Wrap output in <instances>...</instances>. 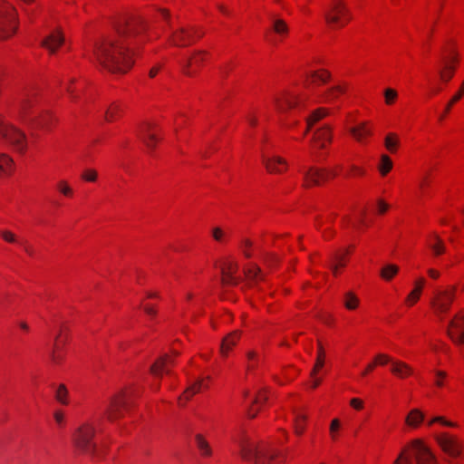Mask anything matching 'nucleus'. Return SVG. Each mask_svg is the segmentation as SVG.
Returning <instances> with one entry per match:
<instances>
[{
	"instance_id": "nucleus-29",
	"label": "nucleus",
	"mask_w": 464,
	"mask_h": 464,
	"mask_svg": "<svg viewBox=\"0 0 464 464\" xmlns=\"http://www.w3.org/2000/svg\"><path fill=\"white\" fill-rule=\"evenodd\" d=\"M245 276L250 284L256 283L258 280H264L261 269L256 265H251L249 267L246 268Z\"/></svg>"
},
{
	"instance_id": "nucleus-61",
	"label": "nucleus",
	"mask_w": 464,
	"mask_h": 464,
	"mask_svg": "<svg viewBox=\"0 0 464 464\" xmlns=\"http://www.w3.org/2000/svg\"><path fill=\"white\" fill-rule=\"evenodd\" d=\"M267 400V397L263 392H260L255 398L253 404H260Z\"/></svg>"
},
{
	"instance_id": "nucleus-6",
	"label": "nucleus",
	"mask_w": 464,
	"mask_h": 464,
	"mask_svg": "<svg viewBox=\"0 0 464 464\" xmlns=\"http://www.w3.org/2000/svg\"><path fill=\"white\" fill-rule=\"evenodd\" d=\"M324 18L326 23L334 28L344 26L350 21L351 15L345 5L335 0L326 8Z\"/></svg>"
},
{
	"instance_id": "nucleus-36",
	"label": "nucleus",
	"mask_w": 464,
	"mask_h": 464,
	"mask_svg": "<svg viewBox=\"0 0 464 464\" xmlns=\"http://www.w3.org/2000/svg\"><path fill=\"white\" fill-rule=\"evenodd\" d=\"M455 65L450 64L448 62L444 63L443 68L439 70V75L441 81L448 82L453 77Z\"/></svg>"
},
{
	"instance_id": "nucleus-50",
	"label": "nucleus",
	"mask_w": 464,
	"mask_h": 464,
	"mask_svg": "<svg viewBox=\"0 0 464 464\" xmlns=\"http://www.w3.org/2000/svg\"><path fill=\"white\" fill-rule=\"evenodd\" d=\"M397 92L393 89H391V88H387L384 90V98H385V102L386 104L388 105H391L393 103V102L395 101V99L397 98Z\"/></svg>"
},
{
	"instance_id": "nucleus-11",
	"label": "nucleus",
	"mask_w": 464,
	"mask_h": 464,
	"mask_svg": "<svg viewBox=\"0 0 464 464\" xmlns=\"http://www.w3.org/2000/svg\"><path fill=\"white\" fill-rule=\"evenodd\" d=\"M411 449L416 464H436L434 455L420 440H413Z\"/></svg>"
},
{
	"instance_id": "nucleus-64",
	"label": "nucleus",
	"mask_w": 464,
	"mask_h": 464,
	"mask_svg": "<svg viewBox=\"0 0 464 464\" xmlns=\"http://www.w3.org/2000/svg\"><path fill=\"white\" fill-rule=\"evenodd\" d=\"M452 54L451 57L450 58H447L445 61H444V63H446L447 62L450 63V64H452L454 65L453 63H457L458 62V57L457 55L455 54V53H450Z\"/></svg>"
},
{
	"instance_id": "nucleus-58",
	"label": "nucleus",
	"mask_w": 464,
	"mask_h": 464,
	"mask_svg": "<svg viewBox=\"0 0 464 464\" xmlns=\"http://www.w3.org/2000/svg\"><path fill=\"white\" fill-rule=\"evenodd\" d=\"M433 421H436V423L438 422V423H440V424H442L444 426H447V427H455L456 426V423L449 421V420H446L441 416L434 417L433 418Z\"/></svg>"
},
{
	"instance_id": "nucleus-23",
	"label": "nucleus",
	"mask_w": 464,
	"mask_h": 464,
	"mask_svg": "<svg viewBox=\"0 0 464 464\" xmlns=\"http://www.w3.org/2000/svg\"><path fill=\"white\" fill-rule=\"evenodd\" d=\"M349 131L359 142H363L366 137L372 135V129L367 126V122H361L350 128Z\"/></svg>"
},
{
	"instance_id": "nucleus-21",
	"label": "nucleus",
	"mask_w": 464,
	"mask_h": 464,
	"mask_svg": "<svg viewBox=\"0 0 464 464\" xmlns=\"http://www.w3.org/2000/svg\"><path fill=\"white\" fill-rule=\"evenodd\" d=\"M331 78L329 72L324 70L312 72L306 79L307 86L325 84Z\"/></svg>"
},
{
	"instance_id": "nucleus-34",
	"label": "nucleus",
	"mask_w": 464,
	"mask_h": 464,
	"mask_svg": "<svg viewBox=\"0 0 464 464\" xmlns=\"http://www.w3.org/2000/svg\"><path fill=\"white\" fill-rule=\"evenodd\" d=\"M424 420V414L418 409L412 410L406 418V423L417 427Z\"/></svg>"
},
{
	"instance_id": "nucleus-46",
	"label": "nucleus",
	"mask_w": 464,
	"mask_h": 464,
	"mask_svg": "<svg viewBox=\"0 0 464 464\" xmlns=\"http://www.w3.org/2000/svg\"><path fill=\"white\" fill-rule=\"evenodd\" d=\"M81 178L88 182H95L98 178V172L93 169H86L82 171Z\"/></svg>"
},
{
	"instance_id": "nucleus-28",
	"label": "nucleus",
	"mask_w": 464,
	"mask_h": 464,
	"mask_svg": "<svg viewBox=\"0 0 464 464\" xmlns=\"http://www.w3.org/2000/svg\"><path fill=\"white\" fill-rule=\"evenodd\" d=\"M391 371L398 377L404 378L412 373V369L403 362L394 361L391 365Z\"/></svg>"
},
{
	"instance_id": "nucleus-57",
	"label": "nucleus",
	"mask_w": 464,
	"mask_h": 464,
	"mask_svg": "<svg viewBox=\"0 0 464 464\" xmlns=\"http://www.w3.org/2000/svg\"><path fill=\"white\" fill-rule=\"evenodd\" d=\"M435 375H436L435 384L438 387L443 386V379H445L447 377V373L443 371H436Z\"/></svg>"
},
{
	"instance_id": "nucleus-14",
	"label": "nucleus",
	"mask_w": 464,
	"mask_h": 464,
	"mask_svg": "<svg viewBox=\"0 0 464 464\" xmlns=\"http://www.w3.org/2000/svg\"><path fill=\"white\" fill-rule=\"evenodd\" d=\"M127 406L128 401L125 392H121L118 395L112 397L106 410L108 419L110 420H114L121 417V408H127Z\"/></svg>"
},
{
	"instance_id": "nucleus-33",
	"label": "nucleus",
	"mask_w": 464,
	"mask_h": 464,
	"mask_svg": "<svg viewBox=\"0 0 464 464\" xmlns=\"http://www.w3.org/2000/svg\"><path fill=\"white\" fill-rule=\"evenodd\" d=\"M424 283H425L424 278H420L416 282L415 288L409 294V295L407 296V299H406V301L410 304H413L419 300Z\"/></svg>"
},
{
	"instance_id": "nucleus-54",
	"label": "nucleus",
	"mask_w": 464,
	"mask_h": 464,
	"mask_svg": "<svg viewBox=\"0 0 464 464\" xmlns=\"http://www.w3.org/2000/svg\"><path fill=\"white\" fill-rule=\"evenodd\" d=\"M406 450H404L396 459L394 464H414L410 457L405 456Z\"/></svg>"
},
{
	"instance_id": "nucleus-51",
	"label": "nucleus",
	"mask_w": 464,
	"mask_h": 464,
	"mask_svg": "<svg viewBox=\"0 0 464 464\" xmlns=\"http://www.w3.org/2000/svg\"><path fill=\"white\" fill-rule=\"evenodd\" d=\"M2 238L8 243H16L17 239L15 235L9 230H3L0 232Z\"/></svg>"
},
{
	"instance_id": "nucleus-41",
	"label": "nucleus",
	"mask_w": 464,
	"mask_h": 464,
	"mask_svg": "<svg viewBox=\"0 0 464 464\" xmlns=\"http://www.w3.org/2000/svg\"><path fill=\"white\" fill-rule=\"evenodd\" d=\"M121 109L118 104H111L105 111V121H113L119 116Z\"/></svg>"
},
{
	"instance_id": "nucleus-5",
	"label": "nucleus",
	"mask_w": 464,
	"mask_h": 464,
	"mask_svg": "<svg viewBox=\"0 0 464 464\" xmlns=\"http://www.w3.org/2000/svg\"><path fill=\"white\" fill-rule=\"evenodd\" d=\"M94 434V427L89 423H85L79 427L73 433V443L82 452L95 455L97 448L96 444L92 442Z\"/></svg>"
},
{
	"instance_id": "nucleus-13",
	"label": "nucleus",
	"mask_w": 464,
	"mask_h": 464,
	"mask_svg": "<svg viewBox=\"0 0 464 464\" xmlns=\"http://www.w3.org/2000/svg\"><path fill=\"white\" fill-rule=\"evenodd\" d=\"M337 173L335 171H326L324 169L310 167L307 170L304 171V187H311L314 185H319L320 180L327 179L328 176L335 177Z\"/></svg>"
},
{
	"instance_id": "nucleus-26",
	"label": "nucleus",
	"mask_w": 464,
	"mask_h": 464,
	"mask_svg": "<svg viewBox=\"0 0 464 464\" xmlns=\"http://www.w3.org/2000/svg\"><path fill=\"white\" fill-rule=\"evenodd\" d=\"M59 337L60 334L56 336L55 343L50 353V361L53 365L61 364L64 358L62 348V344H63V343L59 341Z\"/></svg>"
},
{
	"instance_id": "nucleus-39",
	"label": "nucleus",
	"mask_w": 464,
	"mask_h": 464,
	"mask_svg": "<svg viewBox=\"0 0 464 464\" xmlns=\"http://www.w3.org/2000/svg\"><path fill=\"white\" fill-rule=\"evenodd\" d=\"M307 417L302 412H296L295 417V430L298 435L303 434L304 430V423Z\"/></svg>"
},
{
	"instance_id": "nucleus-45",
	"label": "nucleus",
	"mask_w": 464,
	"mask_h": 464,
	"mask_svg": "<svg viewBox=\"0 0 464 464\" xmlns=\"http://www.w3.org/2000/svg\"><path fill=\"white\" fill-rule=\"evenodd\" d=\"M324 352L323 346L319 343L318 345V355L316 359V362L314 364V370L312 372V375H314L315 372L324 366Z\"/></svg>"
},
{
	"instance_id": "nucleus-40",
	"label": "nucleus",
	"mask_w": 464,
	"mask_h": 464,
	"mask_svg": "<svg viewBox=\"0 0 464 464\" xmlns=\"http://www.w3.org/2000/svg\"><path fill=\"white\" fill-rule=\"evenodd\" d=\"M399 271V267L390 264L381 270V276L385 280H391Z\"/></svg>"
},
{
	"instance_id": "nucleus-49",
	"label": "nucleus",
	"mask_w": 464,
	"mask_h": 464,
	"mask_svg": "<svg viewBox=\"0 0 464 464\" xmlns=\"http://www.w3.org/2000/svg\"><path fill=\"white\" fill-rule=\"evenodd\" d=\"M66 396H67V389L63 384L59 385V387L56 390L55 397L58 401H60L63 404H66Z\"/></svg>"
},
{
	"instance_id": "nucleus-3",
	"label": "nucleus",
	"mask_w": 464,
	"mask_h": 464,
	"mask_svg": "<svg viewBox=\"0 0 464 464\" xmlns=\"http://www.w3.org/2000/svg\"><path fill=\"white\" fill-rule=\"evenodd\" d=\"M35 104V93L26 91L19 98V113L23 121L34 128H45L48 123L47 116L34 115L33 108Z\"/></svg>"
},
{
	"instance_id": "nucleus-7",
	"label": "nucleus",
	"mask_w": 464,
	"mask_h": 464,
	"mask_svg": "<svg viewBox=\"0 0 464 464\" xmlns=\"http://www.w3.org/2000/svg\"><path fill=\"white\" fill-rule=\"evenodd\" d=\"M0 136L9 142L17 151L24 152L26 149L25 135L9 125L0 118Z\"/></svg>"
},
{
	"instance_id": "nucleus-17",
	"label": "nucleus",
	"mask_w": 464,
	"mask_h": 464,
	"mask_svg": "<svg viewBox=\"0 0 464 464\" xmlns=\"http://www.w3.org/2000/svg\"><path fill=\"white\" fill-rule=\"evenodd\" d=\"M154 126L152 124L145 123L140 127L139 131L140 138L150 150H153L159 140L156 135L151 132Z\"/></svg>"
},
{
	"instance_id": "nucleus-31",
	"label": "nucleus",
	"mask_w": 464,
	"mask_h": 464,
	"mask_svg": "<svg viewBox=\"0 0 464 464\" xmlns=\"http://www.w3.org/2000/svg\"><path fill=\"white\" fill-rule=\"evenodd\" d=\"M203 56H204L203 52H198L195 53V57L193 59H188L187 62L182 63L181 66H182L183 72L188 76H191L192 72L189 69L190 66L192 64H197V65L200 64L201 62H203V60H204Z\"/></svg>"
},
{
	"instance_id": "nucleus-4",
	"label": "nucleus",
	"mask_w": 464,
	"mask_h": 464,
	"mask_svg": "<svg viewBox=\"0 0 464 464\" xmlns=\"http://www.w3.org/2000/svg\"><path fill=\"white\" fill-rule=\"evenodd\" d=\"M17 28L15 8L5 1H0V39L11 36Z\"/></svg>"
},
{
	"instance_id": "nucleus-52",
	"label": "nucleus",
	"mask_w": 464,
	"mask_h": 464,
	"mask_svg": "<svg viewBox=\"0 0 464 464\" xmlns=\"http://www.w3.org/2000/svg\"><path fill=\"white\" fill-rule=\"evenodd\" d=\"M247 359L249 361L247 364V370L251 371L252 369L255 368L256 364L257 363V354L255 352L250 351L247 353Z\"/></svg>"
},
{
	"instance_id": "nucleus-48",
	"label": "nucleus",
	"mask_w": 464,
	"mask_h": 464,
	"mask_svg": "<svg viewBox=\"0 0 464 464\" xmlns=\"http://www.w3.org/2000/svg\"><path fill=\"white\" fill-rule=\"evenodd\" d=\"M273 28L277 34H286L287 33V25L285 22L282 19H275L273 23Z\"/></svg>"
},
{
	"instance_id": "nucleus-37",
	"label": "nucleus",
	"mask_w": 464,
	"mask_h": 464,
	"mask_svg": "<svg viewBox=\"0 0 464 464\" xmlns=\"http://www.w3.org/2000/svg\"><path fill=\"white\" fill-rule=\"evenodd\" d=\"M399 142L397 134L392 132L387 134L384 140L385 148L392 153L396 151Z\"/></svg>"
},
{
	"instance_id": "nucleus-59",
	"label": "nucleus",
	"mask_w": 464,
	"mask_h": 464,
	"mask_svg": "<svg viewBox=\"0 0 464 464\" xmlns=\"http://www.w3.org/2000/svg\"><path fill=\"white\" fill-rule=\"evenodd\" d=\"M350 404L353 408L356 409V410H361L362 409L363 407V402L362 400L358 399V398H353L350 401Z\"/></svg>"
},
{
	"instance_id": "nucleus-44",
	"label": "nucleus",
	"mask_w": 464,
	"mask_h": 464,
	"mask_svg": "<svg viewBox=\"0 0 464 464\" xmlns=\"http://www.w3.org/2000/svg\"><path fill=\"white\" fill-rule=\"evenodd\" d=\"M203 387V382L201 380L195 382L193 385L188 387L184 392V397L186 400H188L192 395L196 394L200 391Z\"/></svg>"
},
{
	"instance_id": "nucleus-18",
	"label": "nucleus",
	"mask_w": 464,
	"mask_h": 464,
	"mask_svg": "<svg viewBox=\"0 0 464 464\" xmlns=\"http://www.w3.org/2000/svg\"><path fill=\"white\" fill-rule=\"evenodd\" d=\"M275 102L277 110L279 111H284L286 109H294L299 107L303 102V100L301 97L288 94L285 95L282 100L276 98Z\"/></svg>"
},
{
	"instance_id": "nucleus-35",
	"label": "nucleus",
	"mask_w": 464,
	"mask_h": 464,
	"mask_svg": "<svg viewBox=\"0 0 464 464\" xmlns=\"http://www.w3.org/2000/svg\"><path fill=\"white\" fill-rule=\"evenodd\" d=\"M344 254L335 253L332 256V262L329 265L330 269L332 270L334 276L337 275L338 268L340 266H344Z\"/></svg>"
},
{
	"instance_id": "nucleus-30",
	"label": "nucleus",
	"mask_w": 464,
	"mask_h": 464,
	"mask_svg": "<svg viewBox=\"0 0 464 464\" xmlns=\"http://www.w3.org/2000/svg\"><path fill=\"white\" fill-rule=\"evenodd\" d=\"M345 92V87L342 85H335L326 90L323 94V99L326 102H332L338 98V96Z\"/></svg>"
},
{
	"instance_id": "nucleus-62",
	"label": "nucleus",
	"mask_w": 464,
	"mask_h": 464,
	"mask_svg": "<svg viewBox=\"0 0 464 464\" xmlns=\"http://www.w3.org/2000/svg\"><path fill=\"white\" fill-rule=\"evenodd\" d=\"M54 420L58 425H63L64 421V416L62 411H55L53 414Z\"/></svg>"
},
{
	"instance_id": "nucleus-9",
	"label": "nucleus",
	"mask_w": 464,
	"mask_h": 464,
	"mask_svg": "<svg viewBox=\"0 0 464 464\" xmlns=\"http://www.w3.org/2000/svg\"><path fill=\"white\" fill-rule=\"evenodd\" d=\"M436 440L442 450L450 457L457 458L460 455L462 444L457 437L443 432L436 436Z\"/></svg>"
},
{
	"instance_id": "nucleus-56",
	"label": "nucleus",
	"mask_w": 464,
	"mask_h": 464,
	"mask_svg": "<svg viewBox=\"0 0 464 464\" xmlns=\"http://www.w3.org/2000/svg\"><path fill=\"white\" fill-rule=\"evenodd\" d=\"M392 360L390 356L386 355V354H378L375 358V364L376 363H379V364H382V365H384L388 362H391L392 364Z\"/></svg>"
},
{
	"instance_id": "nucleus-20",
	"label": "nucleus",
	"mask_w": 464,
	"mask_h": 464,
	"mask_svg": "<svg viewBox=\"0 0 464 464\" xmlns=\"http://www.w3.org/2000/svg\"><path fill=\"white\" fill-rule=\"evenodd\" d=\"M173 363L169 355L165 354L159 358L151 366L150 372L154 376H161L162 372L169 373V365Z\"/></svg>"
},
{
	"instance_id": "nucleus-19",
	"label": "nucleus",
	"mask_w": 464,
	"mask_h": 464,
	"mask_svg": "<svg viewBox=\"0 0 464 464\" xmlns=\"http://www.w3.org/2000/svg\"><path fill=\"white\" fill-rule=\"evenodd\" d=\"M64 38L61 32L55 31L50 34L42 42V45L45 47L50 53H54L57 48L63 43Z\"/></svg>"
},
{
	"instance_id": "nucleus-10",
	"label": "nucleus",
	"mask_w": 464,
	"mask_h": 464,
	"mask_svg": "<svg viewBox=\"0 0 464 464\" xmlns=\"http://www.w3.org/2000/svg\"><path fill=\"white\" fill-rule=\"evenodd\" d=\"M447 334L455 343H464V314L458 313L449 322Z\"/></svg>"
},
{
	"instance_id": "nucleus-22",
	"label": "nucleus",
	"mask_w": 464,
	"mask_h": 464,
	"mask_svg": "<svg viewBox=\"0 0 464 464\" xmlns=\"http://www.w3.org/2000/svg\"><path fill=\"white\" fill-rule=\"evenodd\" d=\"M195 445L198 450L200 455L203 458H209L213 454V450L207 440V439L200 433H198L194 436Z\"/></svg>"
},
{
	"instance_id": "nucleus-24",
	"label": "nucleus",
	"mask_w": 464,
	"mask_h": 464,
	"mask_svg": "<svg viewBox=\"0 0 464 464\" xmlns=\"http://www.w3.org/2000/svg\"><path fill=\"white\" fill-rule=\"evenodd\" d=\"M332 140L330 129L327 126H324L316 130L313 137V140L315 145L321 149L325 147L326 142H330Z\"/></svg>"
},
{
	"instance_id": "nucleus-27",
	"label": "nucleus",
	"mask_w": 464,
	"mask_h": 464,
	"mask_svg": "<svg viewBox=\"0 0 464 464\" xmlns=\"http://www.w3.org/2000/svg\"><path fill=\"white\" fill-rule=\"evenodd\" d=\"M14 170L12 158L5 153H0V178L9 176Z\"/></svg>"
},
{
	"instance_id": "nucleus-12",
	"label": "nucleus",
	"mask_w": 464,
	"mask_h": 464,
	"mask_svg": "<svg viewBox=\"0 0 464 464\" xmlns=\"http://www.w3.org/2000/svg\"><path fill=\"white\" fill-rule=\"evenodd\" d=\"M194 35L200 37L201 34H198L197 30L188 31L183 27L171 32L169 40L172 45L178 47H184L189 45L194 41Z\"/></svg>"
},
{
	"instance_id": "nucleus-53",
	"label": "nucleus",
	"mask_w": 464,
	"mask_h": 464,
	"mask_svg": "<svg viewBox=\"0 0 464 464\" xmlns=\"http://www.w3.org/2000/svg\"><path fill=\"white\" fill-rule=\"evenodd\" d=\"M241 248L246 257L250 258L252 256L251 252H249L248 248L252 246V242L249 239H243L241 242Z\"/></svg>"
},
{
	"instance_id": "nucleus-1",
	"label": "nucleus",
	"mask_w": 464,
	"mask_h": 464,
	"mask_svg": "<svg viewBox=\"0 0 464 464\" xmlns=\"http://www.w3.org/2000/svg\"><path fill=\"white\" fill-rule=\"evenodd\" d=\"M144 30V24L137 19L120 23L113 34L94 44L96 60L112 73L127 72L133 64L134 47L142 43Z\"/></svg>"
},
{
	"instance_id": "nucleus-15",
	"label": "nucleus",
	"mask_w": 464,
	"mask_h": 464,
	"mask_svg": "<svg viewBox=\"0 0 464 464\" xmlns=\"http://www.w3.org/2000/svg\"><path fill=\"white\" fill-rule=\"evenodd\" d=\"M238 265L233 261L225 262L221 266V283L223 285H236L239 283V279L235 276Z\"/></svg>"
},
{
	"instance_id": "nucleus-8",
	"label": "nucleus",
	"mask_w": 464,
	"mask_h": 464,
	"mask_svg": "<svg viewBox=\"0 0 464 464\" xmlns=\"http://www.w3.org/2000/svg\"><path fill=\"white\" fill-rule=\"evenodd\" d=\"M456 287L450 289L437 290L430 301L435 314L441 319L442 314L450 310L455 297Z\"/></svg>"
},
{
	"instance_id": "nucleus-43",
	"label": "nucleus",
	"mask_w": 464,
	"mask_h": 464,
	"mask_svg": "<svg viewBox=\"0 0 464 464\" xmlns=\"http://www.w3.org/2000/svg\"><path fill=\"white\" fill-rule=\"evenodd\" d=\"M359 300L353 293L345 295L344 305L349 310H353L358 306Z\"/></svg>"
},
{
	"instance_id": "nucleus-60",
	"label": "nucleus",
	"mask_w": 464,
	"mask_h": 464,
	"mask_svg": "<svg viewBox=\"0 0 464 464\" xmlns=\"http://www.w3.org/2000/svg\"><path fill=\"white\" fill-rule=\"evenodd\" d=\"M340 421L337 419L332 420L330 425V431L332 433L333 438L334 439V432L339 429Z\"/></svg>"
},
{
	"instance_id": "nucleus-16",
	"label": "nucleus",
	"mask_w": 464,
	"mask_h": 464,
	"mask_svg": "<svg viewBox=\"0 0 464 464\" xmlns=\"http://www.w3.org/2000/svg\"><path fill=\"white\" fill-rule=\"evenodd\" d=\"M269 173H282L287 169V162L279 156H263L262 160Z\"/></svg>"
},
{
	"instance_id": "nucleus-63",
	"label": "nucleus",
	"mask_w": 464,
	"mask_h": 464,
	"mask_svg": "<svg viewBox=\"0 0 464 464\" xmlns=\"http://www.w3.org/2000/svg\"><path fill=\"white\" fill-rule=\"evenodd\" d=\"M388 208H389V206L384 201H382L381 199L378 201V211H379V213L383 214V213H385L387 211Z\"/></svg>"
},
{
	"instance_id": "nucleus-2",
	"label": "nucleus",
	"mask_w": 464,
	"mask_h": 464,
	"mask_svg": "<svg viewBox=\"0 0 464 464\" xmlns=\"http://www.w3.org/2000/svg\"><path fill=\"white\" fill-rule=\"evenodd\" d=\"M235 442L240 449L242 458L254 464H281L283 462L277 460L278 453L270 451L255 446L246 437L235 439Z\"/></svg>"
},
{
	"instance_id": "nucleus-47",
	"label": "nucleus",
	"mask_w": 464,
	"mask_h": 464,
	"mask_svg": "<svg viewBox=\"0 0 464 464\" xmlns=\"http://www.w3.org/2000/svg\"><path fill=\"white\" fill-rule=\"evenodd\" d=\"M58 190L66 197H71L73 193L72 188L69 186L68 182L65 180H60L57 183Z\"/></svg>"
},
{
	"instance_id": "nucleus-55",
	"label": "nucleus",
	"mask_w": 464,
	"mask_h": 464,
	"mask_svg": "<svg viewBox=\"0 0 464 464\" xmlns=\"http://www.w3.org/2000/svg\"><path fill=\"white\" fill-rule=\"evenodd\" d=\"M212 237L218 242H223L226 233L220 227H214L212 230Z\"/></svg>"
},
{
	"instance_id": "nucleus-38",
	"label": "nucleus",
	"mask_w": 464,
	"mask_h": 464,
	"mask_svg": "<svg viewBox=\"0 0 464 464\" xmlns=\"http://www.w3.org/2000/svg\"><path fill=\"white\" fill-rule=\"evenodd\" d=\"M392 169V161L391 158L383 154L381 156V163L379 165V171L382 176H385Z\"/></svg>"
},
{
	"instance_id": "nucleus-25",
	"label": "nucleus",
	"mask_w": 464,
	"mask_h": 464,
	"mask_svg": "<svg viewBox=\"0 0 464 464\" xmlns=\"http://www.w3.org/2000/svg\"><path fill=\"white\" fill-rule=\"evenodd\" d=\"M240 334L238 331H235L226 336L220 345V353L222 355L227 356L228 352L237 344L239 339Z\"/></svg>"
},
{
	"instance_id": "nucleus-42",
	"label": "nucleus",
	"mask_w": 464,
	"mask_h": 464,
	"mask_svg": "<svg viewBox=\"0 0 464 464\" xmlns=\"http://www.w3.org/2000/svg\"><path fill=\"white\" fill-rule=\"evenodd\" d=\"M429 245L436 256L441 255L445 251L443 242L437 236L434 237V242H430Z\"/></svg>"
},
{
	"instance_id": "nucleus-32",
	"label": "nucleus",
	"mask_w": 464,
	"mask_h": 464,
	"mask_svg": "<svg viewBox=\"0 0 464 464\" xmlns=\"http://www.w3.org/2000/svg\"><path fill=\"white\" fill-rule=\"evenodd\" d=\"M327 114H328V111L324 108H320V109H317L316 111H314L313 112V114L306 119L307 128H306L304 134L307 133V131L312 128V126L315 122H317L318 121H320L321 119L325 117Z\"/></svg>"
}]
</instances>
